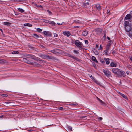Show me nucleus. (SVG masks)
Segmentation results:
<instances>
[{"instance_id":"f257e3e1","label":"nucleus","mask_w":132,"mask_h":132,"mask_svg":"<svg viewBox=\"0 0 132 132\" xmlns=\"http://www.w3.org/2000/svg\"><path fill=\"white\" fill-rule=\"evenodd\" d=\"M111 71L113 73L117 75L119 78L121 77L122 76L125 77L126 76L125 72L121 70L113 68Z\"/></svg>"},{"instance_id":"f03ea898","label":"nucleus","mask_w":132,"mask_h":132,"mask_svg":"<svg viewBox=\"0 0 132 132\" xmlns=\"http://www.w3.org/2000/svg\"><path fill=\"white\" fill-rule=\"evenodd\" d=\"M75 44L79 49H82L83 48L82 43L80 42L78 40H76L75 41Z\"/></svg>"},{"instance_id":"7ed1b4c3","label":"nucleus","mask_w":132,"mask_h":132,"mask_svg":"<svg viewBox=\"0 0 132 132\" xmlns=\"http://www.w3.org/2000/svg\"><path fill=\"white\" fill-rule=\"evenodd\" d=\"M104 74L108 77H110L111 75V72L107 70H104L103 71Z\"/></svg>"},{"instance_id":"20e7f679","label":"nucleus","mask_w":132,"mask_h":132,"mask_svg":"<svg viewBox=\"0 0 132 132\" xmlns=\"http://www.w3.org/2000/svg\"><path fill=\"white\" fill-rule=\"evenodd\" d=\"M82 5L83 7L87 8L89 7V2H86L85 1L83 3Z\"/></svg>"},{"instance_id":"39448f33","label":"nucleus","mask_w":132,"mask_h":132,"mask_svg":"<svg viewBox=\"0 0 132 132\" xmlns=\"http://www.w3.org/2000/svg\"><path fill=\"white\" fill-rule=\"evenodd\" d=\"M63 32L64 35L67 36V37H69L70 35H71L70 32L68 31H64Z\"/></svg>"},{"instance_id":"423d86ee","label":"nucleus","mask_w":132,"mask_h":132,"mask_svg":"<svg viewBox=\"0 0 132 132\" xmlns=\"http://www.w3.org/2000/svg\"><path fill=\"white\" fill-rule=\"evenodd\" d=\"M131 27L130 26H127L125 27V29L126 31L129 32L131 30Z\"/></svg>"},{"instance_id":"0eeeda50","label":"nucleus","mask_w":132,"mask_h":132,"mask_svg":"<svg viewBox=\"0 0 132 132\" xmlns=\"http://www.w3.org/2000/svg\"><path fill=\"white\" fill-rule=\"evenodd\" d=\"M23 61L25 63L29 64H30L31 62L26 58H24L23 59Z\"/></svg>"},{"instance_id":"6e6552de","label":"nucleus","mask_w":132,"mask_h":132,"mask_svg":"<svg viewBox=\"0 0 132 132\" xmlns=\"http://www.w3.org/2000/svg\"><path fill=\"white\" fill-rule=\"evenodd\" d=\"M111 46H109L108 45H106V50L104 51V52H105V54H107V52L109 51L110 49Z\"/></svg>"},{"instance_id":"1a4fd4ad","label":"nucleus","mask_w":132,"mask_h":132,"mask_svg":"<svg viewBox=\"0 0 132 132\" xmlns=\"http://www.w3.org/2000/svg\"><path fill=\"white\" fill-rule=\"evenodd\" d=\"M104 60L106 62V64L107 65H108L110 63V62L109 61V60H111V59H109V58H104Z\"/></svg>"},{"instance_id":"9d476101","label":"nucleus","mask_w":132,"mask_h":132,"mask_svg":"<svg viewBox=\"0 0 132 132\" xmlns=\"http://www.w3.org/2000/svg\"><path fill=\"white\" fill-rule=\"evenodd\" d=\"M44 34L46 36H50L51 35V33L50 32H47L46 31H44Z\"/></svg>"},{"instance_id":"9b49d317","label":"nucleus","mask_w":132,"mask_h":132,"mask_svg":"<svg viewBox=\"0 0 132 132\" xmlns=\"http://www.w3.org/2000/svg\"><path fill=\"white\" fill-rule=\"evenodd\" d=\"M131 16V15L129 14H127L125 17V20H127L130 19Z\"/></svg>"},{"instance_id":"f8f14e48","label":"nucleus","mask_w":132,"mask_h":132,"mask_svg":"<svg viewBox=\"0 0 132 132\" xmlns=\"http://www.w3.org/2000/svg\"><path fill=\"white\" fill-rule=\"evenodd\" d=\"M92 61L96 62V63H98V61L97 60L96 57L94 56H92Z\"/></svg>"},{"instance_id":"ddd939ff","label":"nucleus","mask_w":132,"mask_h":132,"mask_svg":"<svg viewBox=\"0 0 132 132\" xmlns=\"http://www.w3.org/2000/svg\"><path fill=\"white\" fill-rule=\"evenodd\" d=\"M35 60L38 61L39 62H40L41 61H42L43 62H45L44 60H42L41 59L37 58V57L36 59H35Z\"/></svg>"},{"instance_id":"4468645a","label":"nucleus","mask_w":132,"mask_h":132,"mask_svg":"<svg viewBox=\"0 0 132 132\" xmlns=\"http://www.w3.org/2000/svg\"><path fill=\"white\" fill-rule=\"evenodd\" d=\"M33 37L35 39H37L40 38L39 36L36 34H33Z\"/></svg>"},{"instance_id":"2eb2a0df","label":"nucleus","mask_w":132,"mask_h":132,"mask_svg":"<svg viewBox=\"0 0 132 132\" xmlns=\"http://www.w3.org/2000/svg\"><path fill=\"white\" fill-rule=\"evenodd\" d=\"M30 65H33L35 66H37L39 65V64L36 62H31Z\"/></svg>"},{"instance_id":"dca6fc26","label":"nucleus","mask_w":132,"mask_h":132,"mask_svg":"<svg viewBox=\"0 0 132 132\" xmlns=\"http://www.w3.org/2000/svg\"><path fill=\"white\" fill-rule=\"evenodd\" d=\"M119 94L120 95H121V96H122L124 98L126 99L127 98V96H125V95H124V94H123L120 92H119Z\"/></svg>"},{"instance_id":"f3484780","label":"nucleus","mask_w":132,"mask_h":132,"mask_svg":"<svg viewBox=\"0 0 132 132\" xmlns=\"http://www.w3.org/2000/svg\"><path fill=\"white\" fill-rule=\"evenodd\" d=\"M3 24L4 25H6L7 26H9L11 24V23L7 22H3Z\"/></svg>"},{"instance_id":"a211bd4d","label":"nucleus","mask_w":132,"mask_h":132,"mask_svg":"<svg viewBox=\"0 0 132 132\" xmlns=\"http://www.w3.org/2000/svg\"><path fill=\"white\" fill-rule=\"evenodd\" d=\"M96 9L99 11L101 9V7L100 5L99 4H97L96 5Z\"/></svg>"},{"instance_id":"6ab92c4d","label":"nucleus","mask_w":132,"mask_h":132,"mask_svg":"<svg viewBox=\"0 0 132 132\" xmlns=\"http://www.w3.org/2000/svg\"><path fill=\"white\" fill-rule=\"evenodd\" d=\"M88 34V32L86 30H85L83 32L82 34L84 36H86Z\"/></svg>"},{"instance_id":"aec40b11","label":"nucleus","mask_w":132,"mask_h":132,"mask_svg":"<svg viewBox=\"0 0 132 132\" xmlns=\"http://www.w3.org/2000/svg\"><path fill=\"white\" fill-rule=\"evenodd\" d=\"M127 34H128L130 37H132V30H131L129 32L127 33Z\"/></svg>"},{"instance_id":"412c9836","label":"nucleus","mask_w":132,"mask_h":132,"mask_svg":"<svg viewBox=\"0 0 132 132\" xmlns=\"http://www.w3.org/2000/svg\"><path fill=\"white\" fill-rule=\"evenodd\" d=\"M6 61L3 59H0V63H6Z\"/></svg>"},{"instance_id":"4be33fe9","label":"nucleus","mask_w":132,"mask_h":132,"mask_svg":"<svg viewBox=\"0 0 132 132\" xmlns=\"http://www.w3.org/2000/svg\"><path fill=\"white\" fill-rule=\"evenodd\" d=\"M69 56L70 57L73 58L77 61H78L79 60V59L78 58H77L76 57H75L73 56H72L71 55H69Z\"/></svg>"},{"instance_id":"5701e85b","label":"nucleus","mask_w":132,"mask_h":132,"mask_svg":"<svg viewBox=\"0 0 132 132\" xmlns=\"http://www.w3.org/2000/svg\"><path fill=\"white\" fill-rule=\"evenodd\" d=\"M67 127L68 130L70 131H72V127L69 126H67Z\"/></svg>"},{"instance_id":"b1692460","label":"nucleus","mask_w":132,"mask_h":132,"mask_svg":"<svg viewBox=\"0 0 132 132\" xmlns=\"http://www.w3.org/2000/svg\"><path fill=\"white\" fill-rule=\"evenodd\" d=\"M100 62L102 64H104L105 63V61L102 58H100Z\"/></svg>"},{"instance_id":"393cba45","label":"nucleus","mask_w":132,"mask_h":132,"mask_svg":"<svg viewBox=\"0 0 132 132\" xmlns=\"http://www.w3.org/2000/svg\"><path fill=\"white\" fill-rule=\"evenodd\" d=\"M18 10L21 13H23L24 11V10L23 9L20 8H18Z\"/></svg>"},{"instance_id":"a878e982","label":"nucleus","mask_w":132,"mask_h":132,"mask_svg":"<svg viewBox=\"0 0 132 132\" xmlns=\"http://www.w3.org/2000/svg\"><path fill=\"white\" fill-rule=\"evenodd\" d=\"M124 24L125 26V27H126V26H129V22L127 21H125L124 22Z\"/></svg>"},{"instance_id":"bb28decb","label":"nucleus","mask_w":132,"mask_h":132,"mask_svg":"<svg viewBox=\"0 0 132 132\" xmlns=\"http://www.w3.org/2000/svg\"><path fill=\"white\" fill-rule=\"evenodd\" d=\"M110 65L111 67H116V65L113 62H112L110 64Z\"/></svg>"},{"instance_id":"cd10ccee","label":"nucleus","mask_w":132,"mask_h":132,"mask_svg":"<svg viewBox=\"0 0 132 132\" xmlns=\"http://www.w3.org/2000/svg\"><path fill=\"white\" fill-rule=\"evenodd\" d=\"M30 58H31L32 59H34L35 60V59H36L37 58V57H36L35 56L32 55H31V56H30Z\"/></svg>"},{"instance_id":"c85d7f7f","label":"nucleus","mask_w":132,"mask_h":132,"mask_svg":"<svg viewBox=\"0 0 132 132\" xmlns=\"http://www.w3.org/2000/svg\"><path fill=\"white\" fill-rule=\"evenodd\" d=\"M19 53V52L17 51H14L12 52V54H18Z\"/></svg>"},{"instance_id":"c756f323","label":"nucleus","mask_w":132,"mask_h":132,"mask_svg":"<svg viewBox=\"0 0 132 132\" xmlns=\"http://www.w3.org/2000/svg\"><path fill=\"white\" fill-rule=\"evenodd\" d=\"M24 26H28L29 27H31L32 25L30 23H25L24 24Z\"/></svg>"},{"instance_id":"7c9ffc66","label":"nucleus","mask_w":132,"mask_h":132,"mask_svg":"<svg viewBox=\"0 0 132 132\" xmlns=\"http://www.w3.org/2000/svg\"><path fill=\"white\" fill-rule=\"evenodd\" d=\"M111 40H110L109 41L108 43L106 45H108L109 46H111Z\"/></svg>"},{"instance_id":"2f4dec72","label":"nucleus","mask_w":132,"mask_h":132,"mask_svg":"<svg viewBox=\"0 0 132 132\" xmlns=\"http://www.w3.org/2000/svg\"><path fill=\"white\" fill-rule=\"evenodd\" d=\"M94 81L98 85H100V84L99 82L98 81H97V80H96L95 79H94Z\"/></svg>"},{"instance_id":"473e14b6","label":"nucleus","mask_w":132,"mask_h":132,"mask_svg":"<svg viewBox=\"0 0 132 132\" xmlns=\"http://www.w3.org/2000/svg\"><path fill=\"white\" fill-rule=\"evenodd\" d=\"M50 23L52 25H53V26H55V23L53 21H52L50 22Z\"/></svg>"},{"instance_id":"72a5a7b5","label":"nucleus","mask_w":132,"mask_h":132,"mask_svg":"<svg viewBox=\"0 0 132 132\" xmlns=\"http://www.w3.org/2000/svg\"><path fill=\"white\" fill-rule=\"evenodd\" d=\"M31 55L30 54H27L26 55V56L28 58H30Z\"/></svg>"},{"instance_id":"f704fd0d","label":"nucleus","mask_w":132,"mask_h":132,"mask_svg":"<svg viewBox=\"0 0 132 132\" xmlns=\"http://www.w3.org/2000/svg\"><path fill=\"white\" fill-rule=\"evenodd\" d=\"M97 98L98 100L101 103H104L102 101V100H100V99H99V98H98V97H97Z\"/></svg>"},{"instance_id":"c9c22d12","label":"nucleus","mask_w":132,"mask_h":132,"mask_svg":"<svg viewBox=\"0 0 132 132\" xmlns=\"http://www.w3.org/2000/svg\"><path fill=\"white\" fill-rule=\"evenodd\" d=\"M78 104L77 103H71L70 104V105L71 106H72V105H74V106H76Z\"/></svg>"},{"instance_id":"e433bc0d","label":"nucleus","mask_w":132,"mask_h":132,"mask_svg":"<svg viewBox=\"0 0 132 132\" xmlns=\"http://www.w3.org/2000/svg\"><path fill=\"white\" fill-rule=\"evenodd\" d=\"M37 31L39 32H41L42 31V29L39 28H37Z\"/></svg>"},{"instance_id":"4c0bfd02","label":"nucleus","mask_w":132,"mask_h":132,"mask_svg":"<svg viewBox=\"0 0 132 132\" xmlns=\"http://www.w3.org/2000/svg\"><path fill=\"white\" fill-rule=\"evenodd\" d=\"M13 103L12 102L10 101H8L6 102L5 103L6 104H9L10 103Z\"/></svg>"},{"instance_id":"58836bf2","label":"nucleus","mask_w":132,"mask_h":132,"mask_svg":"<svg viewBox=\"0 0 132 132\" xmlns=\"http://www.w3.org/2000/svg\"><path fill=\"white\" fill-rule=\"evenodd\" d=\"M47 11L48 12L50 15H51L52 14V13L50 11V10L48 9L47 10Z\"/></svg>"},{"instance_id":"ea45409f","label":"nucleus","mask_w":132,"mask_h":132,"mask_svg":"<svg viewBox=\"0 0 132 132\" xmlns=\"http://www.w3.org/2000/svg\"><path fill=\"white\" fill-rule=\"evenodd\" d=\"M73 52L74 53H76L77 54H78L79 53L78 51H77L76 50H74Z\"/></svg>"},{"instance_id":"a19ab883","label":"nucleus","mask_w":132,"mask_h":132,"mask_svg":"<svg viewBox=\"0 0 132 132\" xmlns=\"http://www.w3.org/2000/svg\"><path fill=\"white\" fill-rule=\"evenodd\" d=\"M54 37H57L58 36V35L56 33H54Z\"/></svg>"},{"instance_id":"79ce46f5","label":"nucleus","mask_w":132,"mask_h":132,"mask_svg":"<svg viewBox=\"0 0 132 132\" xmlns=\"http://www.w3.org/2000/svg\"><path fill=\"white\" fill-rule=\"evenodd\" d=\"M11 1L14 2H20L21 1H20V0H11Z\"/></svg>"},{"instance_id":"37998d69","label":"nucleus","mask_w":132,"mask_h":132,"mask_svg":"<svg viewBox=\"0 0 132 132\" xmlns=\"http://www.w3.org/2000/svg\"><path fill=\"white\" fill-rule=\"evenodd\" d=\"M85 43L86 44H87L88 43V40H86L85 41Z\"/></svg>"},{"instance_id":"c03bdc74","label":"nucleus","mask_w":132,"mask_h":132,"mask_svg":"<svg viewBox=\"0 0 132 132\" xmlns=\"http://www.w3.org/2000/svg\"><path fill=\"white\" fill-rule=\"evenodd\" d=\"M100 49L101 50H102L103 48L102 46L101 45H100L99 47Z\"/></svg>"},{"instance_id":"a18cd8bd","label":"nucleus","mask_w":132,"mask_h":132,"mask_svg":"<svg viewBox=\"0 0 132 132\" xmlns=\"http://www.w3.org/2000/svg\"><path fill=\"white\" fill-rule=\"evenodd\" d=\"M2 95L3 96V97H7V95L6 94H2Z\"/></svg>"},{"instance_id":"49530a36","label":"nucleus","mask_w":132,"mask_h":132,"mask_svg":"<svg viewBox=\"0 0 132 132\" xmlns=\"http://www.w3.org/2000/svg\"><path fill=\"white\" fill-rule=\"evenodd\" d=\"M40 57L43 59L45 58V56L44 55H42L40 56Z\"/></svg>"},{"instance_id":"de8ad7c7","label":"nucleus","mask_w":132,"mask_h":132,"mask_svg":"<svg viewBox=\"0 0 132 132\" xmlns=\"http://www.w3.org/2000/svg\"><path fill=\"white\" fill-rule=\"evenodd\" d=\"M15 15H19L20 13H19L18 12H15Z\"/></svg>"},{"instance_id":"09e8293b","label":"nucleus","mask_w":132,"mask_h":132,"mask_svg":"<svg viewBox=\"0 0 132 132\" xmlns=\"http://www.w3.org/2000/svg\"><path fill=\"white\" fill-rule=\"evenodd\" d=\"M86 117H87V116H82L80 117V118L81 119H83V118H84Z\"/></svg>"},{"instance_id":"8fccbe9b","label":"nucleus","mask_w":132,"mask_h":132,"mask_svg":"<svg viewBox=\"0 0 132 132\" xmlns=\"http://www.w3.org/2000/svg\"><path fill=\"white\" fill-rule=\"evenodd\" d=\"M104 38H106V35L105 34V32L104 35L103 36Z\"/></svg>"},{"instance_id":"3c124183","label":"nucleus","mask_w":132,"mask_h":132,"mask_svg":"<svg viewBox=\"0 0 132 132\" xmlns=\"http://www.w3.org/2000/svg\"><path fill=\"white\" fill-rule=\"evenodd\" d=\"M59 110H62L63 109V108L61 107L59 108Z\"/></svg>"},{"instance_id":"603ef678","label":"nucleus","mask_w":132,"mask_h":132,"mask_svg":"<svg viewBox=\"0 0 132 132\" xmlns=\"http://www.w3.org/2000/svg\"><path fill=\"white\" fill-rule=\"evenodd\" d=\"M90 78L94 80V78L92 76V75H91V76H90Z\"/></svg>"},{"instance_id":"864d4df0","label":"nucleus","mask_w":132,"mask_h":132,"mask_svg":"<svg viewBox=\"0 0 132 132\" xmlns=\"http://www.w3.org/2000/svg\"><path fill=\"white\" fill-rule=\"evenodd\" d=\"M38 7H40L41 8H43L42 6L40 5H38Z\"/></svg>"},{"instance_id":"5fc2aeb1","label":"nucleus","mask_w":132,"mask_h":132,"mask_svg":"<svg viewBox=\"0 0 132 132\" xmlns=\"http://www.w3.org/2000/svg\"><path fill=\"white\" fill-rule=\"evenodd\" d=\"M79 26H77L74 27V28H79Z\"/></svg>"},{"instance_id":"6e6d98bb","label":"nucleus","mask_w":132,"mask_h":132,"mask_svg":"<svg viewBox=\"0 0 132 132\" xmlns=\"http://www.w3.org/2000/svg\"><path fill=\"white\" fill-rule=\"evenodd\" d=\"M98 119H99L100 120H101L102 119V118L101 117H99Z\"/></svg>"},{"instance_id":"4d7b16f0","label":"nucleus","mask_w":132,"mask_h":132,"mask_svg":"<svg viewBox=\"0 0 132 132\" xmlns=\"http://www.w3.org/2000/svg\"><path fill=\"white\" fill-rule=\"evenodd\" d=\"M4 116V115H2L1 116H0V118H3Z\"/></svg>"},{"instance_id":"13d9d810","label":"nucleus","mask_w":132,"mask_h":132,"mask_svg":"<svg viewBox=\"0 0 132 132\" xmlns=\"http://www.w3.org/2000/svg\"><path fill=\"white\" fill-rule=\"evenodd\" d=\"M107 39H108L109 40H110V38L108 37V36L107 37Z\"/></svg>"},{"instance_id":"bf43d9fd","label":"nucleus","mask_w":132,"mask_h":132,"mask_svg":"<svg viewBox=\"0 0 132 132\" xmlns=\"http://www.w3.org/2000/svg\"><path fill=\"white\" fill-rule=\"evenodd\" d=\"M57 24L58 25H62V23H57Z\"/></svg>"},{"instance_id":"052dcab7","label":"nucleus","mask_w":132,"mask_h":132,"mask_svg":"<svg viewBox=\"0 0 132 132\" xmlns=\"http://www.w3.org/2000/svg\"><path fill=\"white\" fill-rule=\"evenodd\" d=\"M34 5H35V6H36V7H38V5L37 4H34Z\"/></svg>"},{"instance_id":"680f3d73","label":"nucleus","mask_w":132,"mask_h":132,"mask_svg":"<svg viewBox=\"0 0 132 132\" xmlns=\"http://www.w3.org/2000/svg\"><path fill=\"white\" fill-rule=\"evenodd\" d=\"M96 47H97V48H98V45H96Z\"/></svg>"},{"instance_id":"e2e57ef3","label":"nucleus","mask_w":132,"mask_h":132,"mask_svg":"<svg viewBox=\"0 0 132 132\" xmlns=\"http://www.w3.org/2000/svg\"><path fill=\"white\" fill-rule=\"evenodd\" d=\"M130 60L132 61V57L131 56V57H130Z\"/></svg>"},{"instance_id":"0e129e2a","label":"nucleus","mask_w":132,"mask_h":132,"mask_svg":"<svg viewBox=\"0 0 132 132\" xmlns=\"http://www.w3.org/2000/svg\"><path fill=\"white\" fill-rule=\"evenodd\" d=\"M46 56L48 58H50V56L48 55Z\"/></svg>"},{"instance_id":"69168bd1","label":"nucleus","mask_w":132,"mask_h":132,"mask_svg":"<svg viewBox=\"0 0 132 132\" xmlns=\"http://www.w3.org/2000/svg\"><path fill=\"white\" fill-rule=\"evenodd\" d=\"M112 52V53H114L115 52V51L114 50H113Z\"/></svg>"},{"instance_id":"338daca9","label":"nucleus","mask_w":132,"mask_h":132,"mask_svg":"<svg viewBox=\"0 0 132 132\" xmlns=\"http://www.w3.org/2000/svg\"><path fill=\"white\" fill-rule=\"evenodd\" d=\"M102 29H101L100 30V32H102Z\"/></svg>"},{"instance_id":"774afa93","label":"nucleus","mask_w":132,"mask_h":132,"mask_svg":"<svg viewBox=\"0 0 132 132\" xmlns=\"http://www.w3.org/2000/svg\"><path fill=\"white\" fill-rule=\"evenodd\" d=\"M128 68L129 69L130 68H131V67L130 66H128Z\"/></svg>"}]
</instances>
